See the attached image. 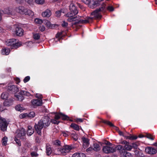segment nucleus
Masks as SVG:
<instances>
[{
	"label": "nucleus",
	"mask_w": 157,
	"mask_h": 157,
	"mask_svg": "<svg viewBox=\"0 0 157 157\" xmlns=\"http://www.w3.org/2000/svg\"><path fill=\"white\" fill-rule=\"evenodd\" d=\"M3 13L5 14L11 15L14 13L13 9L10 8H5L3 10Z\"/></svg>",
	"instance_id": "18"
},
{
	"label": "nucleus",
	"mask_w": 157,
	"mask_h": 157,
	"mask_svg": "<svg viewBox=\"0 0 157 157\" xmlns=\"http://www.w3.org/2000/svg\"><path fill=\"white\" fill-rule=\"evenodd\" d=\"M19 94L20 95H24L27 97H29L30 96H31V95L29 93L25 90H21L19 92Z\"/></svg>",
	"instance_id": "23"
},
{
	"label": "nucleus",
	"mask_w": 157,
	"mask_h": 157,
	"mask_svg": "<svg viewBox=\"0 0 157 157\" xmlns=\"http://www.w3.org/2000/svg\"><path fill=\"white\" fill-rule=\"evenodd\" d=\"M102 150L104 153L108 154L115 152L116 149L114 147L106 145L103 147Z\"/></svg>",
	"instance_id": "5"
},
{
	"label": "nucleus",
	"mask_w": 157,
	"mask_h": 157,
	"mask_svg": "<svg viewBox=\"0 0 157 157\" xmlns=\"http://www.w3.org/2000/svg\"><path fill=\"white\" fill-rule=\"evenodd\" d=\"M102 122L105 124H107V125L110 126H114V125L111 122L109 121L102 120Z\"/></svg>",
	"instance_id": "34"
},
{
	"label": "nucleus",
	"mask_w": 157,
	"mask_h": 157,
	"mask_svg": "<svg viewBox=\"0 0 157 157\" xmlns=\"http://www.w3.org/2000/svg\"><path fill=\"white\" fill-rule=\"evenodd\" d=\"M93 149L94 151H98L100 150V148L99 145L97 143H94L93 144Z\"/></svg>",
	"instance_id": "27"
},
{
	"label": "nucleus",
	"mask_w": 157,
	"mask_h": 157,
	"mask_svg": "<svg viewBox=\"0 0 157 157\" xmlns=\"http://www.w3.org/2000/svg\"><path fill=\"white\" fill-rule=\"evenodd\" d=\"M40 30L41 31L43 32L45 30V28L44 26H40Z\"/></svg>",
	"instance_id": "62"
},
{
	"label": "nucleus",
	"mask_w": 157,
	"mask_h": 157,
	"mask_svg": "<svg viewBox=\"0 0 157 157\" xmlns=\"http://www.w3.org/2000/svg\"><path fill=\"white\" fill-rule=\"evenodd\" d=\"M40 37V35L38 33H36L33 35V38L35 40H38L39 39Z\"/></svg>",
	"instance_id": "47"
},
{
	"label": "nucleus",
	"mask_w": 157,
	"mask_h": 157,
	"mask_svg": "<svg viewBox=\"0 0 157 157\" xmlns=\"http://www.w3.org/2000/svg\"><path fill=\"white\" fill-rule=\"evenodd\" d=\"M25 133V129L22 128L16 134L15 137L23 140L25 139L24 137Z\"/></svg>",
	"instance_id": "10"
},
{
	"label": "nucleus",
	"mask_w": 157,
	"mask_h": 157,
	"mask_svg": "<svg viewBox=\"0 0 157 157\" xmlns=\"http://www.w3.org/2000/svg\"><path fill=\"white\" fill-rule=\"evenodd\" d=\"M71 127L76 130L78 131L79 130V126L75 124H72L71 125Z\"/></svg>",
	"instance_id": "35"
},
{
	"label": "nucleus",
	"mask_w": 157,
	"mask_h": 157,
	"mask_svg": "<svg viewBox=\"0 0 157 157\" xmlns=\"http://www.w3.org/2000/svg\"><path fill=\"white\" fill-rule=\"evenodd\" d=\"M34 132V129H31L30 130H28L27 132V134L29 136H31L32 135Z\"/></svg>",
	"instance_id": "43"
},
{
	"label": "nucleus",
	"mask_w": 157,
	"mask_h": 157,
	"mask_svg": "<svg viewBox=\"0 0 157 157\" xmlns=\"http://www.w3.org/2000/svg\"><path fill=\"white\" fill-rule=\"evenodd\" d=\"M52 13L50 10L47 9L43 12L42 15L44 17H49L51 15Z\"/></svg>",
	"instance_id": "20"
},
{
	"label": "nucleus",
	"mask_w": 157,
	"mask_h": 157,
	"mask_svg": "<svg viewBox=\"0 0 157 157\" xmlns=\"http://www.w3.org/2000/svg\"><path fill=\"white\" fill-rule=\"evenodd\" d=\"M132 149L133 148L134 149H136L138 147V145L136 143H133L131 145Z\"/></svg>",
	"instance_id": "58"
},
{
	"label": "nucleus",
	"mask_w": 157,
	"mask_h": 157,
	"mask_svg": "<svg viewBox=\"0 0 157 157\" xmlns=\"http://www.w3.org/2000/svg\"><path fill=\"white\" fill-rule=\"evenodd\" d=\"M62 35V33H58L56 35V37L57 38H58V40H59L60 38H59V37H60Z\"/></svg>",
	"instance_id": "53"
},
{
	"label": "nucleus",
	"mask_w": 157,
	"mask_h": 157,
	"mask_svg": "<svg viewBox=\"0 0 157 157\" xmlns=\"http://www.w3.org/2000/svg\"><path fill=\"white\" fill-rule=\"evenodd\" d=\"M121 144L125 145L124 146V150L127 151H130L132 149L131 145H130L129 143L126 140H123L121 142Z\"/></svg>",
	"instance_id": "12"
},
{
	"label": "nucleus",
	"mask_w": 157,
	"mask_h": 157,
	"mask_svg": "<svg viewBox=\"0 0 157 157\" xmlns=\"http://www.w3.org/2000/svg\"><path fill=\"white\" fill-rule=\"evenodd\" d=\"M63 12L60 10L57 11L56 12V16L57 17H59L61 15V13Z\"/></svg>",
	"instance_id": "49"
},
{
	"label": "nucleus",
	"mask_w": 157,
	"mask_h": 157,
	"mask_svg": "<svg viewBox=\"0 0 157 157\" xmlns=\"http://www.w3.org/2000/svg\"><path fill=\"white\" fill-rule=\"evenodd\" d=\"M1 98L2 99H6L8 98V94L6 92H3L1 95Z\"/></svg>",
	"instance_id": "31"
},
{
	"label": "nucleus",
	"mask_w": 157,
	"mask_h": 157,
	"mask_svg": "<svg viewBox=\"0 0 157 157\" xmlns=\"http://www.w3.org/2000/svg\"><path fill=\"white\" fill-rule=\"evenodd\" d=\"M7 90L10 93H16L18 91L19 89L16 86L9 85L7 86Z\"/></svg>",
	"instance_id": "9"
},
{
	"label": "nucleus",
	"mask_w": 157,
	"mask_h": 157,
	"mask_svg": "<svg viewBox=\"0 0 157 157\" xmlns=\"http://www.w3.org/2000/svg\"><path fill=\"white\" fill-rule=\"evenodd\" d=\"M35 116V113L33 112H31L29 113H25L23 115V117H28L29 118H32L34 117Z\"/></svg>",
	"instance_id": "16"
},
{
	"label": "nucleus",
	"mask_w": 157,
	"mask_h": 157,
	"mask_svg": "<svg viewBox=\"0 0 157 157\" xmlns=\"http://www.w3.org/2000/svg\"><path fill=\"white\" fill-rule=\"evenodd\" d=\"M61 118V116L60 113L58 114H56L55 117V118L56 120H58Z\"/></svg>",
	"instance_id": "59"
},
{
	"label": "nucleus",
	"mask_w": 157,
	"mask_h": 157,
	"mask_svg": "<svg viewBox=\"0 0 157 157\" xmlns=\"http://www.w3.org/2000/svg\"><path fill=\"white\" fill-rule=\"evenodd\" d=\"M76 121L77 123L82 122L83 121V120L81 118H77L76 119Z\"/></svg>",
	"instance_id": "61"
},
{
	"label": "nucleus",
	"mask_w": 157,
	"mask_h": 157,
	"mask_svg": "<svg viewBox=\"0 0 157 157\" xmlns=\"http://www.w3.org/2000/svg\"><path fill=\"white\" fill-rule=\"evenodd\" d=\"M31 102L34 106H40L42 104L41 99H34L31 101Z\"/></svg>",
	"instance_id": "13"
},
{
	"label": "nucleus",
	"mask_w": 157,
	"mask_h": 157,
	"mask_svg": "<svg viewBox=\"0 0 157 157\" xmlns=\"http://www.w3.org/2000/svg\"><path fill=\"white\" fill-rule=\"evenodd\" d=\"M145 151L148 154L154 155L157 152L156 149L150 147H147L145 148Z\"/></svg>",
	"instance_id": "11"
},
{
	"label": "nucleus",
	"mask_w": 157,
	"mask_h": 157,
	"mask_svg": "<svg viewBox=\"0 0 157 157\" xmlns=\"http://www.w3.org/2000/svg\"><path fill=\"white\" fill-rule=\"evenodd\" d=\"M16 11L21 14L28 15L30 16H33L34 14L33 11L30 10H28L24 6H20L16 8Z\"/></svg>",
	"instance_id": "2"
},
{
	"label": "nucleus",
	"mask_w": 157,
	"mask_h": 157,
	"mask_svg": "<svg viewBox=\"0 0 157 157\" xmlns=\"http://www.w3.org/2000/svg\"><path fill=\"white\" fill-rule=\"evenodd\" d=\"M25 1L30 6H32L33 4V0H25Z\"/></svg>",
	"instance_id": "48"
},
{
	"label": "nucleus",
	"mask_w": 157,
	"mask_h": 157,
	"mask_svg": "<svg viewBox=\"0 0 157 157\" xmlns=\"http://www.w3.org/2000/svg\"><path fill=\"white\" fill-rule=\"evenodd\" d=\"M82 1L86 4H88L90 2L91 0H81Z\"/></svg>",
	"instance_id": "60"
},
{
	"label": "nucleus",
	"mask_w": 157,
	"mask_h": 157,
	"mask_svg": "<svg viewBox=\"0 0 157 157\" xmlns=\"http://www.w3.org/2000/svg\"><path fill=\"white\" fill-rule=\"evenodd\" d=\"M5 109L4 108L3 106L1 104H0V111H2Z\"/></svg>",
	"instance_id": "63"
},
{
	"label": "nucleus",
	"mask_w": 157,
	"mask_h": 157,
	"mask_svg": "<svg viewBox=\"0 0 157 157\" xmlns=\"http://www.w3.org/2000/svg\"><path fill=\"white\" fill-rule=\"evenodd\" d=\"M90 8L93 9L96 8L99 5V2L98 1L92 0L88 4Z\"/></svg>",
	"instance_id": "14"
},
{
	"label": "nucleus",
	"mask_w": 157,
	"mask_h": 157,
	"mask_svg": "<svg viewBox=\"0 0 157 157\" xmlns=\"http://www.w3.org/2000/svg\"><path fill=\"white\" fill-rule=\"evenodd\" d=\"M13 26L15 29L14 33L17 36H21L23 35L24 30L19 25L15 24Z\"/></svg>",
	"instance_id": "6"
},
{
	"label": "nucleus",
	"mask_w": 157,
	"mask_h": 157,
	"mask_svg": "<svg viewBox=\"0 0 157 157\" xmlns=\"http://www.w3.org/2000/svg\"><path fill=\"white\" fill-rule=\"evenodd\" d=\"M15 41V39L13 38L8 39L6 40L5 42V44L7 46H10L12 47Z\"/></svg>",
	"instance_id": "15"
},
{
	"label": "nucleus",
	"mask_w": 157,
	"mask_h": 157,
	"mask_svg": "<svg viewBox=\"0 0 157 157\" xmlns=\"http://www.w3.org/2000/svg\"><path fill=\"white\" fill-rule=\"evenodd\" d=\"M71 136L76 141L77 140V135L74 132L71 133Z\"/></svg>",
	"instance_id": "40"
},
{
	"label": "nucleus",
	"mask_w": 157,
	"mask_h": 157,
	"mask_svg": "<svg viewBox=\"0 0 157 157\" xmlns=\"http://www.w3.org/2000/svg\"><path fill=\"white\" fill-rule=\"evenodd\" d=\"M125 138L126 139H129L130 140H136L138 137L136 136L132 135L131 134L129 136H125Z\"/></svg>",
	"instance_id": "25"
},
{
	"label": "nucleus",
	"mask_w": 157,
	"mask_h": 157,
	"mask_svg": "<svg viewBox=\"0 0 157 157\" xmlns=\"http://www.w3.org/2000/svg\"><path fill=\"white\" fill-rule=\"evenodd\" d=\"M106 5L104 3H103L101 4V8L95 10L91 13V15L94 16L93 19L95 18L96 19L101 18V15L100 13L101 11H104L105 9Z\"/></svg>",
	"instance_id": "3"
},
{
	"label": "nucleus",
	"mask_w": 157,
	"mask_h": 157,
	"mask_svg": "<svg viewBox=\"0 0 157 157\" xmlns=\"http://www.w3.org/2000/svg\"><path fill=\"white\" fill-rule=\"evenodd\" d=\"M10 50L8 48H5L2 50V55H7L10 52Z\"/></svg>",
	"instance_id": "26"
},
{
	"label": "nucleus",
	"mask_w": 157,
	"mask_h": 157,
	"mask_svg": "<svg viewBox=\"0 0 157 157\" xmlns=\"http://www.w3.org/2000/svg\"><path fill=\"white\" fill-rule=\"evenodd\" d=\"M36 98L39 99H40L42 98V95L38 94H36Z\"/></svg>",
	"instance_id": "64"
},
{
	"label": "nucleus",
	"mask_w": 157,
	"mask_h": 157,
	"mask_svg": "<svg viewBox=\"0 0 157 157\" xmlns=\"http://www.w3.org/2000/svg\"><path fill=\"white\" fill-rule=\"evenodd\" d=\"M13 101L11 100H7L5 101L3 104L4 106H8L12 105Z\"/></svg>",
	"instance_id": "24"
},
{
	"label": "nucleus",
	"mask_w": 157,
	"mask_h": 157,
	"mask_svg": "<svg viewBox=\"0 0 157 157\" xmlns=\"http://www.w3.org/2000/svg\"><path fill=\"white\" fill-rule=\"evenodd\" d=\"M50 123L51 119L50 117L48 116L44 117L38 121L37 123L35 124L34 127L36 132L39 135L41 136L42 129L48 127Z\"/></svg>",
	"instance_id": "1"
},
{
	"label": "nucleus",
	"mask_w": 157,
	"mask_h": 157,
	"mask_svg": "<svg viewBox=\"0 0 157 157\" xmlns=\"http://www.w3.org/2000/svg\"><path fill=\"white\" fill-rule=\"evenodd\" d=\"M12 48L17 49L19 47L22 45V43L21 42H18L17 40L15 39V41L14 43Z\"/></svg>",
	"instance_id": "19"
},
{
	"label": "nucleus",
	"mask_w": 157,
	"mask_h": 157,
	"mask_svg": "<svg viewBox=\"0 0 157 157\" xmlns=\"http://www.w3.org/2000/svg\"><path fill=\"white\" fill-rule=\"evenodd\" d=\"M86 152L88 153H90V152H93L94 151L93 149V148L92 147H90L88 148H87L86 150Z\"/></svg>",
	"instance_id": "54"
},
{
	"label": "nucleus",
	"mask_w": 157,
	"mask_h": 157,
	"mask_svg": "<svg viewBox=\"0 0 157 157\" xmlns=\"http://www.w3.org/2000/svg\"><path fill=\"white\" fill-rule=\"evenodd\" d=\"M35 2L38 4H43L44 2V0H35Z\"/></svg>",
	"instance_id": "46"
},
{
	"label": "nucleus",
	"mask_w": 157,
	"mask_h": 157,
	"mask_svg": "<svg viewBox=\"0 0 157 157\" xmlns=\"http://www.w3.org/2000/svg\"><path fill=\"white\" fill-rule=\"evenodd\" d=\"M70 12L65 14L67 17H71L76 15L78 13V10L73 3H71L69 6Z\"/></svg>",
	"instance_id": "4"
},
{
	"label": "nucleus",
	"mask_w": 157,
	"mask_h": 157,
	"mask_svg": "<svg viewBox=\"0 0 157 157\" xmlns=\"http://www.w3.org/2000/svg\"><path fill=\"white\" fill-rule=\"evenodd\" d=\"M107 10L110 11H113L114 10V8L112 6H109L107 8Z\"/></svg>",
	"instance_id": "51"
},
{
	"label": "nucleus",
	"mask_w": 157,
	"mask_h": 157,
	"mask_svg": "<svg viewBox=\"0 0 157 157\" xmlns=\"http://www.w3.org/2000/svg\"><path fill=\"white\" fill-rule=\"evenodd\" d=\"M80 17H79V16H78V17H77V18H78V19H75V20L74 21V22L73 23V24L75 25L81 23V22L80 21V19H79Z\"/></svg>",
	"instance_id": "36"
},
{
	"label": "nucleus",
	"mask_w": 157,
	"mask_h": 157,
	"mask_svg": "<svg viewBox=\"0 0 157 157\" xmlns=\"http://www.w3.org/2000/svg\"><path fill=\"white\" fill-rule=\"evenodd\" d=\"M44 23H45L47 26L49 28H52L54 26L53 25L51 24L49 21L47 20L45 21Z\"/></svg>",
	"instance_id": "33"
},
{
	"label": "nucleus",
	"mask_w": 157,
	"mask_h": 157,
	"mask_svg": "<svg viewBox=\"0 0 157 157\" xmlns=\"http://www.w3.org/2000/svg\"><path fill=\"white\" fill-rule=\"evenodd\" d=\"M30 79V77L29 76L26 77L24 79L23 81L25 83H26L28 82Z\"/></svg>",
	"instance_id": "55"
},
{
	"label": "nucleus",
	"mask_w": 157,
	"mask_h": 157,
	"mask_svg": "<svg viewBox=\"0 0 157 157\" xmlns=\"http://www.w3.org/2000/svg\"><path fill=\"white\" fill-rule=\"evenodd\" d=\"M8 123L5 119H0V128L3 131L6 130Z\"/></svg>",
	"instance_id": "8"
},
{
	"label": "nucleus",
	"mask_w": 157,
	"mask_h": 157,
	"mask_svg": "<svg viewBox=\"0 0 157 157\" xmlns=\"http://www.w3.org/2000/svg\"><path fill=\"white\" fill-rule=\"evenodd\" d=\"M72 157H86V155L82 153H75L72 155Z\"/></svg>",
	"instance_id": "29"
},
{
	"label": "nucleus",
	"mask_w": 157,
	"mask_h": 157,
	"mask_svg": "<svg viewBox=\"0 0 157 157\" xmlns=\"http://www.w3.org/2000/svg\"><path fill=\"white\" fill-rule=\"evenodd\" d=\"M60 114L61 116V118L63 120H67L69 118V117H68L67 116L61 113H60Z\"/></svg>",
	"instance_id": "39"
},
{
	"label": "nucleus",
	"mask_w": 157,
	"mask_h": 157,
	"mask_svg": "<svg viewBox=\"0 0 157 157\" xmlns=\"http://www.w3.org/2000/svg\"><path fill=\"white\" fill-rule=\"evenodd\" d=\"M14 140L19 146H21V144L20 141L19 140L17 139L16 137H15Z\"/></svg>",
	"instance_id": "52"
},
{
	"label": "nucleus",
	"mask_w": 157,
	"mask_h": 157,
	"mask_svg": "<svg viewBox=\"0 0 157 157\" xmlns=\"http://www.w3.org/2000/svg\"><path fill=\"white\" fill-rule=\"evenodd\" d=\"M93 19V17H87L85 20L80 19V21L81 22V23H87L92 21Z\"/></svg>",
	"instance_id": "21"
},
{
	"label": "nucleus",
	"mask_w": 157,
	"mask_h": 157,
	"mask_svg": "<svg viewBox=\"0 0 157 157\" xmlns=\"http://www.w3.org/2000/svg\"><path fill=\"white\" fill-rule=\"evenodd\" d=\"M31 155L32 157H37L38 154L35 152L33 151L31 153Z\"/></svg>",
	"instance_id": "50"
},
{
	"label": "nucleus",
	"mask_w": 157,
	"mask_h": 157,
	"mask_svg": "<svg viewBox=\"0 0 157 157\" xmlns=\"http://www.w3.org/2000/svg\"><path fill=\"white\" fill-rule=\"evenodd\" d=\"M16 97L17 98V100L20 101H22L24 99V97L23 95H17Z\"/></svg>",
	"instance_id": "38"
},
{
	"label": "nucleus",
	"mask_w": 157,
	"mask_h": 157,
	"mask_svg": "<svg viewBox=\"0 0 157 157\" xmlns=\"http://www.w3.org/2000/svg\"><path fill=\"white\" fill-rule=\"evenodd\" d=\"M145 137H146L151 140H153L154 139V138L150 134H147L145 135Z\"/></svg>",
	"instance_id": "44"
},
{
	"label": "nucleus",
	"mask_w": 157,
	"mask_h": 157,
	"mask_svg": "<svg viewBox=\"0 0 157 157\" xmlns=\"http://www.w3.org/2000/svg\"><path fill=\"white\" fill-rule=\"evenodd\" d=\"M8 140V138L6 136L3 137L2 140V142L3 145L6 146L7 144V142Z\"/></svg>",
	"instance_id": "32"
},
{
	"label": "nucleus",
	"mask_w": 157,
	"mask_h": 157,
	"mask_svg": "<svg viewBox=\"0 0 157 157\" xmlns=\"http://www.w3.org/2000/svg\"><path fill=\"white\" fill-rule=\"evenodd\" d=\"M83 141V147H86L89 145V140L88 139L85 137L82 138Z\"/></svg>",
	"instance_id": "17"
},
{
	"label": "nucleus",
	"mask_w": 157,
	"mask_h": 157,
	"mask_svg": "<svg viewBox=\"0 0 157 157\" xmlns=\"http://www.w3.org/2000/svg\"><path fill=\"white\" fill-rule=\"evenodd\" d=\"M46 152L48 155L49 156L51 155L52 152V150L50 146L46 145Z\"/></svg>",
	"instance_id": "28"
},
{
	"label": "nucleus",
	"mask_w": 157,
	"mask_h": 157,
	"mask_svg": "<svg viewBox=\"0 0 157 157\" xmlns=\"http://www.w3.org/2000/svg\"><path fill=\"white\" fill-rule=\"evenodd\" d=\"M35 21L36 23L40 24H41L43 23V20L38 18H36L35 19Z\"/></svg>",
	"instance_id": "45"
},
{
	"label": "nucleus",
	"mask_w": 157,
	"mask_h": 157,
	"mask_svg": "<svg viewBox=\"0 0 157 157\" xmlns=\"http://www.w3.org/2000/svg\"><path fill=\"white\" fill-rule=\"evenodd\" d=\"M116 148L119 151V152L121 153L122 152V151H123L124 150H125L124 148H123V147L122 146L119 145L116 147Z\"/></svg>",
	"instance_id": "37"
},
{
	"label": "nucleus",
	"mask_w": 157,
	"mask_h": 157,
	"mask_svg": "<svg viewBox=\"0 0 157 157\" xmlns=\"http://www.w3.org/2000/svg\"><path fill=\"white\" fill-rule=\"evenodd\" d=\"M68 18L67 19V21L69 22H71L73 21L74 20H75V19H76L77 18V16L75 17H68Z\"/></svg>",
	"instance_id": "41"
},
{
	"label": "nucleus",
	"mask_w": 157,
	"mask_h": 157,
	"mask_svg": "<svg viewBox=\"0 0 157 157\" xmlns=\"http://www.w3.org/2000/svg\"><path fill=\"white\" fill-rule=\"evenodd\" d=\"M121 155L122 157H132V155L129 152L124 150L121 153Z\"/></svg>",
	"instance_id": "22"
},
{
	"label": "nucleus",
	"mask_w": 157,
	"mask_h": 157,
	"mask_svg": "<svg viewBox=\"0 0 157 157\" xmlns=\"http://www.w3.org/2000/svg\"><path fill=\"white\" fill-rule=\"evenodd\" d=\"M16 109L18 111L21 112L24 109V108L22 105H18L15 107Z\"/></svg>",
	"instance_id": "30"
},
{
	"label": "nucleus",
	"mask_w": 157,
	"mask_h": 157,
	"mask_svg": "<svg viewBox=\"0 0 157 157\" xmlns=\"http://www.w3.org/2000/svg\"><path fill=\"white\" fill-rule=\"evenodd\" d=\"M52 122L53 124H58L59 123V122L57 121L56 120H55L54 119H51V123Z\"/></svg>",
	"instance_id": "56"
},
{
	"label": "nucleus",
	"mask_w": 157,
	"mask_h": 157,
	"mask_svg": "<svg viewBox=\"0 0 157 157\" xmlns=\"http://www.w3.org/2000/svg\"><path fill=\"white\" fill-rule=\"evenodd\" d=\"M71 147L69 145H65L62 147H59L57 149V151H59L63 155H65L69 152L71 149Z\"/></svg>",
	"instance_id": "7"
},
{
	"label": "nucleus",
	"mask_w": 157,
	"mask_h": 157,
	"mask_svg": "<svg viewBox=\"0 0 157 157\" xmlns=\"http://www.w3.org/2000/svg\"><path fill=\"white\" fill-rule=\"evenodd\" d=\"M68 24L67 22H66L65 21H63L62 24V25L63 27H66L68 26Z\"/></svg>",
	"instance_id": "57"
},
{
	"label": "nucleus",
	"mask_w": 157,
	"mask_h": 157,
	"mask_svg": "<svg viewBox=\"0 0 157 157\" xmlns=\"http://www.w3.org/2000/svg\"><path fill=\"white\" fill-rule=\"evenodd\" d=\"M53 143L54 145H57L58 146H60L61 144L60 141L58 140L54 141L53 142Z\"/></svg>",
	"instance_id": "42"
}]
</instances>
